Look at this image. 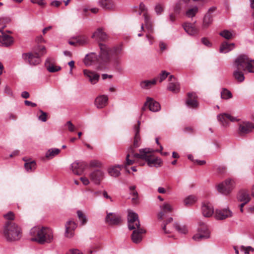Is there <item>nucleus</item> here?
I'll return each instance as SVG.
<instances>
[{
  "mask_svg": "<svg viewBox=\"0 0 254 254\" xmlns=\"http://www.w3.org/2000/svg\"><path fill=\"white\" fill-rule=\"evenodd\" d=\"M13 42L12 37L7 35L0 36V46L8 47L10 46Z\"/></svg>",
  "mask_w": 254,
  "mask_h": 254,
  "instance_id": "obj_31",
  "label": "nucleus"
},
{
  "mask_svg": "<svg viewBox=\"0 0 254 254\" xmlns=\"http://www.w3.org/2000/svg\"><path fill=\"white\" fill-rule=\"evenodd\" d=\"M213 22V16L210 13H206L203 19L202 28H208Z\"/></svg>",
  "mask_w": 254,
  "mask_h": 254,
  "instance_id": "obj_37",
  "label": "nucleus"
},
{
  "mask_svg": "<svg viewBox=\"0 0 254 254\" xmlns=\"http://www.w3.org/2000/svg\"><path fill=\"white\" fill-rule=\"evenodd\" d=\"M89 177L94 184L99 185L104 178V172L100 169H96L91 172Z\"/></svg>",
  "mask_w": 254,
  "mask_h": 254,
  "instance_id": "obj_14",
  "label": "nucleus"
},
{
  "mask_svg": "<svg viewBox=\"0 0 254 254\" xmlns=\"http://www.w3.org/2000/svg\"><path fill=\"white\" fill-rule=\"evenodd\" d=\"M108 98L106 95H100L95 100V105L97 108L101 109L105 107L107 104Z\"/></svg>",
  "mask_w": 254,
  "mask_h": 254,
  "instance_id": "obj_28",
  "label": "nucleus"
},
{
  "mask_svg": "<svg viewBox=\"0 0 254 254\" xmlns=\"http://www.w3.org/2000/svg\"><path fill=\"white\" fill-rule=\"evenodd\" d=\"M217 120L223 127L229 126L230 122H234L237 120L231 115L226 113H222L217 115Z\"/></svg>",
  "mask_w": 254,
  "mask_h": 254,
  "instance_id": "obj_15",
  "label": "nucleus"
},
{
  "mask_svg": "<svg viewBox=\"0 0 254 254\" xmlns=\"http://www.w3.org/2000/svg\"><path fill=\"white\" fill-rule=\"evenodd\" d=\"M77 227V224L72 220H69L65 224L64 236L66 238H71L74 236V231Z\"/></svg>",
  "mask_w": 254,
  "mask_h": 254,
  "instance_id": "obj_18",
  "label": "nucleus"
},
{
  "mask_svg": "<svg viewBox=\"0 0 254 254\" xmlns=\"http://www.w3.org/2000/svg\"><path fill=\"white\" fill-rule=\"evenodd\" d=\"M66 254H83L82 253H80L78 250L73 249V250H70Z\"/></svg>",
  "mask_w": 254,
  "mask_h": 254,
  "instance_id": "obj_64",
  "label": "nucleus"
},
{
  "mask_svg": "<svg viewBox=\"0 0 254 254\" xmlns=\"http://www.w3.org/2000/svg\"><path fill=\"white\" fill-rule=\"evenodd\" d=\"M174 227L180 233L185 234L188 232V229L186 226H180L178 224L175 223L174 225Z\"/></svg>",
  "mask_w": 254,
  "mask_h": 254,
  "instance_id": "obj_45",
  "label": "nucleus"
},
{
  "mask_svg": "<svg viewBox=\"0 0 254 254\" xmlns=\"http://www.w3.org/2000/svg\"><path fill=\"white\" fill-rule=\"evenodd\" d=\"M51 58H48L45 62V65L47 70L50 72H55L61 69V67L59 66H55L51 63Z\"/></svg>",
  "mask_w": 254,
  "mask_h": 254,
  "instance_id": "obj_34",
  "label": "nucleus"
},
{
  "mask_svg": "<svg viewBox=\"0 0 254 254\" xmlns=\"http://www.w3.org/2000/svg\"><path fill=\"white\" fill-rule=\"evenodd\" d=\"M87 42V38L85 36H78L76 39V43L79 45H83Z\"/></svg>",
  "mask_w": 254,
  "mask_h": 254,
  "instance_id": "obj_50",
  "label": "nucleus"
},
{
  "mask_svg": "<svg viewBox=\"0 0 254 254\" xmlns=\"http://www.w3.org/2000/svg\"><path fill=\"white\" fill-rule=\"evenodd\" d=\"M83 73L85 76H86L91 83L94 84L96 83L99 79V75L97 73L93 71H91L87 69H84L83 70Z\"/></svg>",
  "mask_w": 254,
  "mask_h": 254,
  "instance_id": "obj_24",
  "label": "nucleus"
},
{
  "mask_svg": "<svg viewBox=\"0 0 254 254\" xmlns=\"http://www.w3.org/2000/svg\"><path fill=\"white\" fill-rule=\"evenodd\" d=\"M163 10V6L161 4H157L155 7V12L158 15L161 14Z\"/></svg>",
  "mask_w": 254,
  "mask_h": 254,
  "instance_id": "obj_55",
  "label": "nucleus"
},
{
  "mask_svg": "<svg viewBox=\"0 0 254 254\" xmlns=\"http://www.w3.org/2000/svg\"><path fill=\"white\" fill-rule=\"evenodd\" d=\"M32 3H37L40 6H44L46 4V2L44 0H30Z\"/></svg>",
  "mask_w": 254,
  "mask_h": 254,
  "instance_id": "obj_59",
  "label": "nucleus"
},
{
  "mask_svg": "<svg viewBox=\"0 0 254 254\" xmlns=\"http://www.w3.org/2000/svg\"><path fill=\"white\" fill-rule=\"evenodd\" d=\"M238 199L239 201L247 203L250 201L251 197L247 190H242L238 194Z\"/></svg>",
  "mask_w": 254,
  "mask_h": 254,
  "instance_id": "obj_30",
  "label": "nucleus"
},
{
  "mask_svg": "<svg viewBox=\"0 0 254 254\" xmlns=\"http://www.w3.org/2000/svg\"><path fill=\"white\" fill-rule=\"evenodd\" d=\"M140 125V121H138L137 122V125L134 126L133 128L135 133L133 146L135 148L139 146V142L140 141V137L139 135Z\"/></svg>",
  "mask_w": 254,
  "mask_h": 254,
  "instance_id": "obj_33",
  "label": "nucleus"
},
{
  "mask_svg": "<svg viewBox=\"0 0 254 254\" xmlns=\"http://www.w3.org/2000/svg\"><path fill=\"white\" fill-rule=\"evenodd\" d=\"M3 235L7 241H17L21 237V229L16 224L7 222L3 227Z\"/></svg>",
  "mask_w": 254,
  "mask_h": 254,
  "instance_id": "obj_3",
  "label": "nucleus"
},
{
  "mask_svg": "<svg viewBox=\"0 0 254 254\" xmlns=\"http://www.w3.org/2000/svg\"><path fill=\"white\" fill-rule=\"evenodd\" d=\"M183 27L185 31L190 36H194L198 33V29L191 23H185Z\"/></svg>",
  "mask_w": 254,
  "mask_h": 254,
  "instance_id": "obj_25",
  "label": "nucleus"
},
{
  "mask_svg": "<svg viewBox=\"0 0 254 254\" xmlns=\"http://www.w3.org/2000/svg\"><path fill=\"white\" fill-rule=\"evenodd\" d=\"M187 105L190 108H195L198 106L196 94L194 93H189L186 100Z\"/></svg>",
  "mask_w": 254,
  "mask_h": 254,
  "instance_id": "obj_27",
  "label": "nucleus"
},
{
  "mask_svg": "<svg viewBox=\"0 0 254 254\" xmlns=\"http://www.w3.org/2000/svg\"><path fill=\"white\" fill-rule=\"evenodd\" d=\"M121 221V217L113 213H107L106 221L110 225H117Z\"/></svg>",
  "mask_w": 254,
  "mask_h": 254,
  "instance_id": "obj_22",
  "label": "nucleus"
},
{
  "mask_svg": "<svg viewBox=\"0 0 254 254\" xmlns=\"http://www.w3.org/2000/svg\"><path fill=\"white\" fill-rule=\"evenodd\" d=\"M235 44L234 43H228L226 42H223L220 48V52L227 53L234 49Z\"/></svg>",
  "mask_w": 254,
  "mask_h": 254,
  "instance_id": "obj_35",
  "label": "nucleus"
},
{
  "mask_svg": "<svg viewBox=\"0 0 254 254\" xmlns=\"http://www.w3.org/2000/svg\"><path fill=\"white\" fill-rule=\"evenodd\" d=\"M4 217L7 220H13L14 218V215L13 212H9L7 214H5Z\"/></svg>",
  "mask_w": 254,
  "mask_h": 254,
  "instance_id": "obj_58",
  "label": "nucleus"
},
{
  "mask_svg": "<svg viewBox=\"0 0 254 254\" xmlns=\"http://www.w3.org/2000/svg\"><path fill=\"white\" fill-rule=\"evenodd\" d=\"M61 150L58 148L49 149L45 154V157L48 159H51L60 153Z\"/></svg>",
  "mask_w": 254,
  "mask_h": 254,
  "instance_id": "obj_38",
  "label": "nucleus"
},
{
  "mask_svg": "<svg viewBox=\"0 0 254 254\" xmlns=\"http://www.w3.org/2000/svg\"><path fill=\"white\" fill-rule=\"evenodd\" d=\"M80 181L82 182V183L85 185H88L90 183L89 179L85 177H82L80 178Z\"/></svg>",
  "mask_w": 254,
  "mask_h": 254,
  "instance_id": "obj_60",
  "label": "nucleus"
},
{
  "mask_svg": "<svg viewBox=\"0 0 254 254\" xmlns=\"http://www.w3.org/2000/svg\"><path fill=\"white\" fill-rule=\"evenodd\" d=\"M92 37L98 41H105L107 39V35L102 28H99L93 33Z\"/></svg>",
  "mask_w": 254,
  "mask_h": 254,
  "instance_id": "obj_29",
  "label": "nucleus"
},
{
  "mask_svg": "<svg viewBox=\"0 0 254 254\" xmlns=\"http://www.w3.org/2000/svg\"><path fill=\"white\" fill-rule=\"evenodd\" d=\"M23 160L25 162L24 167L27 172H31L36 169V163L35 161L27 159L26 158H23Z\"/></svg>",
  "mask_w": 254,
  "mask_h": 254,
  "instance_id": "obj_32",
  "label": "nucleus"
},
{
  "mask_svg": "<svg viewBox=\"0 0 254 254\" xmlns=\"http://www.w3.org/2000/svg\"><path fill=\"white\" fill-rule=\"evenodd\" d=\"M86 164L83 161H75L70 166L72 173L76 175H81L85 170Z\"/></svg>",
  "mask_w": 254,
  "mask_h": 254,
  "instance_id": "obj_12",
  "label": "nucleus"
},
{
  "mask_svg": "<svg viewBox=\"0 0 254 254\" xmlns=\"http://www.w3.org/2000/svg\"><path fill=\"white\" fill-rule=\"evenodd\" d=\"M201 42L204 45L207 47H210L211 46V44L209 41L206 38H202L201 39Z\"/></svg>",
  "mask_w": 254,
  "mask_h": 254,
  "instance_id": "obj_61",
  "label": "nucleus"
},
{
  "mask_svg": "<svg viewBox=\"0 0 254 254\" xmlns=\"http://www.w3.org/2000/svg\"><path fill=\"white\" fill-rule=\"evenodd\" d=\"M98 4L105 10H114L116 7L113 0H99Z\"/></svg>",
  "mask_w": 254,
  "mask_h": 254,
  "instance_id": "obj_21",
  "label": "nucleus"
},
{
  "mask_svg": "<svg viewBox=\"0 0 254 254\" xmlns=\"http://www.w3.org/2000/svg\"><path fill=\"white\" fill-rule=\"evenodd\" d=\"M127 223L129 230H133L140 227V222L138 214L131 210H128Z\"/></svg>",
  "mask_w": 254,
  "mask_h": 254,
  "instance_id": "obj_10",
  "label": "nucleus"
},
{
  "mask_svg": "<svg viewBox=\"0 0 254 254\" xmlns=\"http://www.w3.org/2000/svg\"><path fill=\"white\" fill-rule=\"evenodd\" d=\"M135 186H131L129 187V193L132 196V201L133 203H136L138 199V193L135 190Z\"/></svg>",
  "mask_w": 254,
  "mask_h": 254,
  "instance_id": "obj_41",
  "label": "nucleus"
},
{
  "mask_svg": "<svg viewBox=\"0 0 254 254\" xmlns=\"http://www.w3.org/2000/svg\"><path fill=\"white\" fill-rule=\"evenodd\" d=\"M96 55L94 53L87 55L84 60V63L87 66L91 65L95 63Z\"/></svg>",
  "mask_w": 254,
  "mask_h": 254,
  "instance_id": "obj_36",
  "label": "nucleus"
},
{
  "mask_svg": "<svg viewBox=\"0 0 254 254\" xmlns=\"http://www.w3.org/2000/svg\"><path fill=\"white\" fill-rule=\"evenodd\" d=\"M181 5L180 2L176 4L174 7V11L176 13H179L181 9Z\"/></svg>",
  "mask_w": 254,
  "mask_h": 254,
  "instance_id": "obj_62",
  "label": "nucleus"
},
{
  "mask_svg": "<svg viewBox=\"0 0 254 254\" xmlns=\"http://www.w3.org/2000/svg\"><path fill=\"white\" fill-rule=\"evenodd\" d=\"M214 216L217 220H224L231 217L233 216V213L228 208L217 209Z\"/></svg>",
  "mask_w": 254,
  "mask_h": 254,
  "instance_id": "obj_13",
  "label": "nucleus"
},
{
  "mask_svg": "<svg viewBox=\"0 0 254 254\" xmlns=\"http://www.w3.org/2000/svg\"><path fill=\"white\" fill-rule=\"evenodd\" d=\"M40 112L41 115L38 117V119L43 122H46L47 121V113L42 110H40Z\"/></svg>",
  "mask_w": 254,
  "mask_h": 254,
  "instance_id": "obj_57",
  "label": "nucleus"
},
{
  "mask_svg": "<svg viewBox=\"0 0 254 254\" xmlns=\"http://www.w3.org/2000/svg\"><path fill=\"white\" fill-rule=\"evenodd\" d=\"M121 167L119 165L113 166L109 169V174L112 177H117L120 175Z\"/></svg>",
  "mask_w": 254,
  "mask_h": 254,
  "instance_id": "obj_40",
  "label": "nucleus"
},
{
  "mask_svg": "<svg viewBox=\"0 0 254 254\" xmlns=\"http://www.w3.org/2000/svg\"><path fill=\"white\" fill-rule=\"evenodd\" d=\"M31 233H36L37 237L33 238V241H35L40 244L50 243L53 240V235L52 230L48 228L42 227L41 229L33 228L31 230Z\"/></svg>",
  "mask_w": 254,
  "mask_h": 254,
  "instance_id": "obj_4",
  "label": "nucleus"
},
{
  "mask_svg": "<svg viewBox=\"0 0 254 254\" xmlns=\"http://www.w3.org/2000/svg\"><path fill=\"white\" fill-rule=\"evenodd\" d=\"M198 9L197 6H194L191 8L189 9L186 12V15L188 17H193L195 16L196 14L198 12Z\"/></svg>",
  "mask_w": 254,
  "mask_h": 254,
  "instance_id": "obj_43",
  "label": "nucleus"
},
{
  "mask_svg": "<svg viewBox=\"0 0 254 254\" xmlns=\"http://www.w3.org/2000/svg\"><path fill=\"white\" fill-rule=\"evenodd\" d=\"M220 35L226 39H230L232 38L233 34L232 32L227 30H224L219 33Z\"/></svg>",
  "mask_w": 254,
  "mask_h": 254,
  "instance_id": "obj_48",
  "label": "nucleus"
},
{
  "mask_svg": "<svg viewBox=\"0 0 254 254\" xmlns=\"http://www.w3.org/2000/svg\"><path fill=\"white\" fill-rule=\"evenodd\" d=\"M100 48V57L105 62L113 61L115 63H118L122 53L121 47H115L112 49L109 48L106 45L99 44Z\"/></svg>",
  "mask_w": 254,
  "mask_h": 254,
  "instance_id": "obj_2",
  "label": "nucleus"
},
{
  "mask_svg": "<svg viewBox=\"0 0 254 254\" xmlns=\"http://www.w3.org/2000/svg\"><path fill=\"white\" fill-rule=\"evenodd\" d=\"M156 83V79H154L152 80H144L140 82V87L143 89H148L150 88Z\"/></svg>",
  "mask_w": 254,
  "mask_h": 254,
  "instance_id": "obj_39",
  "label": "nucleus"
},
{
  "mask_svg": "<svg viewBox=\"0 0 254 254\" xmlns=\"http://www.w3.org/2000/svg\"><path fill=\"white\" fill-rule=\"evenodd\" d=\"M170 82L168 84L167 89L174 93L178 92L180 90V85L176 82L175 77L173 75H170L169 78Z\"/></svg>",
  "mask_w": 254,
  "mask_h": 254,
  "instance_id": "obj_23",
  "label": "nucleus"
},
{
  "mask_svg": "<svg viewBox=\"0 0 254 254\" xmlns=\"http://www.w3.org/2000/svg\"><path fill=\"white\" fill-rule=\"evenodd\" d=\"M145 22V27L147 30L146 37L150 42V44H152L153 40V37L151 35L153 32V28L151 21L150 16L147 14L146 12L143 14Z\"/></svg>",
  "mask_w": 254,
  "mask_h": 254,
  "instance_id": "obj_11",
  "label": "nucleus"
},
{
  "mask_svg": "<svg viewBox=\"0 0 254 254\" xmlns=\"http://www.w3.org/2000/svg\"><path fill=\"white\" fill-rule=\"evenodd\" d=\"M131 235V240L134 243H140L142 239V234L145 233V230L140 227L136 228Z\"/></svg>",
  "mask_w": 254,
  "mask_h": 254,
  "instance_id": "obj_19",
  "label": "nucleus"
},
{
  "mask_svg": "<svg viewBox=\"0 0 254 254\" xmlns=\"http://www.w3.org/2000/svg\"><path fill=\"white\" fill-rule=\"evenodd\" d=\"M237 58L242 64L243 70L254 73V60H251L245 55H241Z\"/></svg>",
  "mask_w": 254,
  "mask_h": 254,
  "instance_id": "obj_6",
  "label": "nucleus"
},
{
  "mask_svg": "<svg viewBox=\"0 0 254 254\" xmlns=\"http://www.w3.org/2000/svg\"><path fill=\"white\" fill-rule=\"evenodd\" d=\"M170 74V73L167 72L165 70H163L161 72V73L159 74L158 78L159 79V82H162L163 80H164L166 77Z\"/></svg>",
  "mask_w": 254,
  "mask_h": 254,
  "instance_id": "obj_51",
  "label": "nucleus"
},
{
  "mask_svg": "<svg viewBox=\"0 0 254 254\" xmlns=\"http://www.w3.org/2000/svg\"><path fill=\"white\" fill-rule=\"evenodd\" d=\"M235 186V182L233 179H228L219 184L217 188L218 191L224 195L231 193Z\"/></svg>",
  "mask_w": 254,
  "mask_h": 254,
  "instance_id": "obj_7",
  "label": "nucleus"
},
{
  "mask_svg": "<svg viewBox=\"0 0 254 254\" xmlns=\"http://www.w3.org/2000/svg\"><path fill=\"white\" fill-rule=\"evenodd\" d=\"M254 129V124L249 122H244L240 124L238 133L241 135H244L251 132Z\"/></svg>",
  "mask_w": 254,
  "mask_h": 254,
  "instance_id": "obj_17",
  "label": "nucleus"
},
{
  "mask_svg": "<svg viewBox=\"0 0 254 254\" xmlns=\"http://www.w3.org/2000/svg\"><path fill=\"white\" fill-rule=\"evenodd\" d=\"M11 21V19L8 17H3L0 18V27H2V29H4L6 25L9 23Z\"/></svg>",
  "mask_w": 254,
  "mask_h": 254,
  "instance_id": "obj_46",
  "label": "nucleus"
},
{
  "mask_svg": "<svg viewBox=\"0 0 254 254\" xmlns=\"http://www.w3.org/2000/svg\"><path fill=\"white\" fill-rule=\"evenodd\" d=\"M240 250L246 254H249L250 251H254V249L250 246L245 247L242 246L240 248Z\"/></svg>",
  "mask_w": 254,
  "mask_h": 254,
  "instance_id": "obj_53",
  "label": "nucleus"
},
{
  "mask_svg": "<svg viewBox=\"0 0 254 254\" xmlns=\"http://www.w3.org/2000/svg\"><path fill=\"white\" fill-rule=\"evenodd\" d=\"M77 216L78 218L81 221V224L82 225H85L87 221V218L86 216L82 213V212L80 210H78L77 211Z\"/></svg>",
  "mask_w": 254,
  "mask_h": 254,
  "instance_id": "obj_47",
  "label": "nucleus"
},
{
  "mask_svg": "<svg viewBox=\"0 0 254 254\" xmlns=\"http://www.w3.org/2000/svg\"><path fill=\"white\" fill-rule=\"evenodd\" d=\"M242 64L236 58L233 63L232 67L233 69V75L235 79L239 82H242L245 80L244 74L242 70Z\"/></svg>",
  "mask_w": 254,
  "mask_h": 254,
  "instance_id": "obj_9",
  "label": "nucleus"
},
{
  "mask_svg": "<svg viewBox=\"0 0 254 254\" xmlns=\"http://www.w3.org/2000/svg\"><path fill=\"white\" fill-rule=\"evenodd\" d=\"M62 2L61 1L55 0L51 2V5L53 6L58 7L62 4Z\"/></svg>",
  "mask_w": 254,
  "mask_h": 254,
  "instance_id": "obj_63",
  "label": "nucleus"
},
{
  "mask_svg": "<svg viewBox=\"0 0 254 254\" xmlns=\"http://www.w3.org/2000/svg\"><path fill=\"white\" fill-rule=\"evenodd\" d=\"M65 126L67 127L68 130L70 132H73L75 129V126L72 124L71 121H67Z\"/></svg>",
  "mask_w": 254,
  "mask_h": 254,
  "instance_id": "obj_56",
  "label": "nucleus"
},
{
  "mask_svg": "<svg viewBox=\"0 0 254 254\" xmlns=\"http://www.w3.org/2000/svg\"><path fill=\"white\" fill-rule=\"evenodd\" d=\"M232 94L231 92L226 89H223L221 92V97L223 99H229L231 98Z\"/></svg>",
  "mask_w": 254,
  "mask_h": 254,
  "instance_id": "obj_44",
  "label": "nucleus"
},
{
  "mask_svg": "<svg viewBox=\"0 0 254 254\" xmlns=\"http://www.w3.org/2000/svg\"><path fill=\"white\" fill-rule=\"evenodd\" d=\"M201 212L205 217H210L215 212L212 204L210 203H204L201 206Z\"/></svg>",
  "mask_w": 254,
  "mask_h": 254,
  "instance_id": "obj_20",
  "label": "nucleus"
},
{
  "mask_svg": "<svg viewBox=\"0 0 254 254\" xmlns=\"http://www.w3.org/2000/svg\"><path fill=\"white\" fill-rule=\"evenodd\" d=\"M4 93L8 96L13 97V92L10 87L6 85L4 89Z\"/></svg>",
  "mask_w": 254,
  "mask_h": 254,
  "instance_id": "obj_54",
  "label": "nucleus"
},
{
  "mask_svg": "<svg viewBox=\"0 0 254 254\" xmlns=\"http://www.w3.org/2000/svg\"><path fill=\"white\" fill-rule=\"evenodd\" d=\"M40 53L28 52L23 53L22 55V58L23 61L30 65H36L41 63L40 57L46 53V49L42 47L40 49Z\"/></svg>",
  "mask_w": 254,
  "mask_h": 254,
  "instance_id": "obj_5",
  "label": "nucleus"
},
{
  "mask_svg": "<svg viewBox=\"0 0 254 254\" xmlns=\"http://www.w3.org/2000/svg\"><path fill=\"white\" fill-rule=\"evenodd\" d=\"M145 106H147L149 110L153 112L159 111L160 109V105L159 103L152 98H147Z\"/></svg>",
  "mask_w": 254,
  "mask_h": 254,
  "instance_id": "obj_26",
  "label": "nucleus"
},
{
  "mask_svg": "<svg viewBox=\"0 0 254 254\" xmlns=\"http://www.w3.org/2000/svg\"><path fill=\"white\" fill-rule=\"evenodd\" d=\"M173 221V218L172 217L169 218L163 224L162 229L165 233H171V230L169 229L167 230V225Z\"/></svg>",
  "mask_w": 254,
  "mask_h": 254,
  "instance_id": "obj_49",
  "label": "nucleus"
},
{
  "mask_svg": "<svg viewBox=\"0 0 254 254\" xmlns=\"http://www.w3.org/2000/svg\"><path fill=\"white\" fill-rule=\"evenodd\" d=\"M196 201V197L194 195H189L184 200L185 205L189 206L194 204Z\"/></svg>",
  "mask_w": 254,
  "mask_h": 254,
  "instance_id": "obj_42",
  "label": "nucleus"
},
{
  "mask_svg": "<svg viewBox=\"0 0 254 254\" xmlns=\"http://www.w3.org/2000/svg\"><path fill=\"white\" fill-rule=\"evenodd\" d=\"M139 153H135L132 147L128 150L126 156V164L130 165L133 164L138 159L145 160L149 167H160L162 163V160L153 155L154 150L149 148L140 149Z\"/></svg>",
  "mask_w": 254,
  "mask_h": 254,
  "instance_id": "obj_1",
  "label": "nucleus"
},
{
  "mask_svg": "<svg viewBox=\"0 0 254 254\" xmlns=\"http://www.w3.org/2000/svg\"><path fill=\"white\" fill-rule=\"evenodd\" d=\"M89 165L90 167H100L101 163L98 160H93L90 161Z\"/></svg>",
  "mask_w": 254,
  "mask_h": 254,
  "instance_id": "obj_52",
  "label": "nucleus"
},
{
  "mask_svg": "<svg viewBox=\"0 0 254 254\" xmlns=\"http://www.w3.org/2000/svg\"><path fill=\"white\" fill-rule=\"evenodd\" d=\"M160 211L158 214V218L159 219H163L166 215L173 212V206L170 203L165 202L160 206Z\"/></svg>",
  "mask_w": 254,
  "mask_h": 254,
  "instance_id": "obj_16",
  "label": "nucleus"
},
{
  "mask_svg": "<svg viewBox=\"0 0 254 254\" xmlns=\"http://www.w3.org/2000/svg\"><path fill=\"white\" fill-rule=\"evenodd\" d=\"M210 237V231L207 226L202 222H199L198 233L194 235L192 239L196 241H199L203 239H208Z\"/></svg>",
  "mask_w": 254,
  "mask_h": 254,
  "instance_id": "obj_8",
  "label": "nucleus"
}]
</instances>
